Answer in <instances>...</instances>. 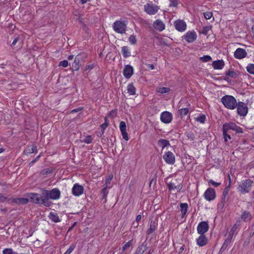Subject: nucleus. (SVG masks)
I'll return each instance as SVG.
<instances>
[{"mask_svg":"<svg viewBox=\"0 0 254 254\" xmlns=\"http://www.w3.org/2000/svg\"><path fill=\"white\" fill-rule=\"evenodd\" d=\"M19 37H16L13 41L12 43L11 44V46H14L16 43L17 42V41L19 40Z\"/></svg>","mask_w":254,"mask_h":254,"instance_id":"obj_64","label":"nucleus"},{"mask_svg":"<svg viewBox=\"0 0 254 254\" xmlns=\"http://www.w3.org/2000/svg\"><path fill=\"white\" fill-rule=\"evenodd\" d=\"M228 178L229 181V184L228 186L225 187L224 189L223 194H222V203H223V206L224 205V202L226 198V196L228 195V191L230 189V183H231V178L230 176H228Z\"/></svg>","mask_w":254,"mask_h":254,"instance_id":"obj_25","label":"nucleus"},{"mask_svg":"<svg viewBox=\"0 0 254 254\" xmlns=\"http://www.w3.org/2000/svg\"><path fill=\"white\" fill-rule=\"evenodd\" d=\"M203 15L206 19H210L212 16V13L211 12L207 11L204 12Z\"/></svg>","mask_w":254,"mask_h":254,"instance_id":"obj_53","label":"nucleus"},{"mask_svg":"<svg viewBox=\"0 0 254 254\" xmlns=\"http://www.w3.org/2000/svg\"><path fill=\"white\" fill-rule=\"evenodd\" d=\"M84 55V54H83ZM82 55V54H79L75 58L74 61L72 64V68L73 70L77 71L80 67V57Z\"/></svg>","mask_w":254,"mask_h":254,"instance_id":"obj_19","label":"nucleus"},{"mask_svg":"<svg viewBox=\"0 0 254 254\" xmlns=\"http://www.w3.org/2000/svg\"><path fill=\"white\" fill-rule=\"evenodd\" d=\"M131 245V241L127 242L123 247V250L125 251L126 249L129 248Z\"/></svg>","mask_w":254,"mask_h":254,"instance_id":"obj_58","label":"nucleus"},{"mask_svg":"<svg viewBox=\"0 0 254 254\" xmlns=\"http://www.w3.org/2000/svg\"><path fill=\"white\" fill-rule=\"evenodd\" d=\"M48 197H43L42 195L41 197V200L40 202V204H43L45 206L49 207L50 206L51 202L49 201Z\"/></svg>","mask_w":254,"mask_h":254,"instance_id":"obj_32","label":"nucleus"},{"mask_svg":"<svg viewBox=\"0 0 254 254\" xmlns=\"http://www.w3.org/2000/svg\"><path fill=\"white\" fill-rule=\"evenodd\" d=\"M122 54L125 58H127L130 56V53L128 49L127 46H124L122 47Z\"/></svg>","mask_w":254,"mask_h":254,"instance_id":"obj_38","label":"nucleus"},{"mask_svg":"<svg viewBox=\"0 0 254 254\" xmlns=\"http://www.w3.org/2000/svg\"><path fill=\"white\" fill-rule=\"evenodd\" d=\"M170 91V88L168 87H161L158 90V92L161 93H168Z\"/></svg>","mask_w":254,"mask_h":254,"instance_id":"obj_50","label":"nucleus"},{"mask_svg":"<svg viewBox=\"0 0 254 254\" xmlns=\"http://www.w3.org/2000/svg\"><path fill=\"white\" fill-rule=\"evenodd\" d=\"M247 53L246 50L242 48H238L234 53V57L238 59H242L246 57Z\"/></svg>","mask_w":254,"mask_h":254,"instance_id":"obj_16","label":"nucleus"},{"mask_svg":"<svg viewBox=\"0 0 254 254\" xmlns=\"http://www.w3.org/2000/svg\"><path fill=\"white\" fill-rule=\"evenodd\" d=\"M178 4V1L176 0H170V6H177Z\"/></svg>","mask_w":254,"mask_h":254,"instance_id":"obj_60","label":"nucleus"},{"mask_svg":"<svg viewBox=\"0 0 254 254\" xmlns=\"http://www.w3.org/2000/svg\"><path fill=\"white\" fill-rule=\"evenodd\" d=\"M221 101L225 107L229 109H234L237 105L236 99L231 95H225L221 99Z\"/></svg>","mask_w":254,"mask_h":254,"instance_id":"obj_1","label":"nucleus"},{"mask_svg":"<svg viewBox=\"0 0 254 254\" xmlns=\"http://www.w3.org/2000/svg\"><path fill=\"white\" fill-rule=\"evenodd\" d=\"M209 228L207 222L202 221L198 224L197 227V233L200 235H204L208 231Z\"/></svg>","mask_w":254,"mask_h":254,"instance_id":"obj_7","label":"nucleus"},{"mask_svg":"<svg viewBox=\"0 0 254 254\" xmlns=\"http://www.w3.org/2000/svg\"><path fill=\"white\" fill-rule=\"evenodd\" d=\"M240 225V222L237 221L232 227L229 233L234 234L235 232Z\"/></svg>","mask_w":254,"mask_h":254,"instance_id":"obj_41","label":"nucleus"},{"mask_svg":"<svg viewBox=\"0 0 254 254\" xmlns=\"http://www.w3.org/2000/svg\"><path fill=\"white\" fill-rule=\"evenodd\" d=\"M116 116V111H115V110H112L111 111H110L108 115V118H114L115 116Z\"/></svg>","mask_w":254,"mask_h":254,"instance_id":"obj_55","label":"nucleus"},{"mask_svg":"<svg viewBox=\"0 0 254 254\" xmlns=\"http://www.w3.org/2000/svg\"><path fill=\"white\" fill-rule=\"evenodd\" d=\"M76 247L75 244H72L64 254H70Z\"/></svg>","mask_w":254,"mask_h":254,"instance_id":"obj_42","label":"nucleus"},{"mask_svg":"<svg viewBox=\"0 0 254 254\" xmlns=\"http://www.w3.org/2000/svg\"><path fill=\"white\" fill-rule=\"evenodd\" d=\"M154 27L157 30L159 31H161L165 29V25L160 20L157 19L156 20L154 24H153Z\"/></svg>","mask_w":254,"mask_h":254,"instance_id":"obj_26","label":"nucleus"},{"mask_svg":"<svg viewBox=\"0 0 254 254\" xmlns=\"http://www.w3.org/2000/svg\"><path fill=\"white\" fill-rule=\"evenodd\" d=\"M204 197L205 199L209 201L214 199L216 197L214 190L212 188H208L207 189L204 193Z\"/></svg>","mask_w":254,"mask_h":254,"instance_id":"obj_12","label":"nucleus"},{"mask_svg":"<svg viewBox=\"0 0 254 254\" xmlns=\"http://www.w3.org/2000/svg\"><path fill=\"white\" fill-rule=\"evenodd\" d=\"M197 38V35L194 31H189L184 36V39L188 43H192Z\"/></svg>","mask_w":254,"mask_h":254,"instance_id":"obj_14","label":"nucleus"},{"mask_svg":"<svg viewBox=\"0 0 254 254\" xmlns=\"http://www.w3.org/2000/svg\"><path fill=\"white\" fill-rule=\"evenodd\" d=\"M182 107L181 108L179 111L178 113L179 115L181 116V117H183L185 116H186L188 113L189 112V109L188 108H184L182 106V103L180 102L179 103V108Z\"/></svg>","mask_w":254,"mask_h":254,"instance_id":"obj_27","label":"nucleus"},{"mask_svg":"<svg viewBox=\"0 0 254 254\" xmlns=\"http://www.w3.org/2000/svg\"><path fill=\"white\" fill-rule=\"evenodd\" d=\"M94 67V64H88L85 66V70H90L92 69V68H93Z\"/></svg>","mask_w":254,"mask_h":254,"instance_id":"obj_61","label":"nucleus"},{"mask_svg":"<svg viewBox=\"0 0 254 254\" xmlns=\"http://www.w3.org/2000/svg\"><path fill=\"white\" fill-rule=\"evenodd\" d=\"M176 29L179 32H183L187 28V24L183 20H177L174 22Z\"/></svg>","mask_w":254,"mask_h":254,"instance_id":"obj_10","label":"nucleus"},{"mask_svg":"<svg viewBox=\"0 0 254 254\" xmlns=\"http://www.w3.org/2000/svg\"><path fill=\"white\" fill-rule=\"evenodd\" d=\"M2 254H18L13 251L11 248H6L2 251Z\"/></svg>","mask_w":254,"mask_h":254,"instance_id":"obj_39","label":"nucleus"},{"mask_svg":"<svg viewBox=\"0 0 254 254\" xmlns=\"http://www.w3.org/2000/svg\"><path fill=\"white\" fill-rule=\"evenodd\" d=\"M253 181L246 179L242 181L238 187V190L242 194L248 193L251 190Z\"/></svg>","mask_w":254,"mask_h":254,"instance_id":"obj_2","label":"nucleus"},{"mask_svg":"<svg viewBox=\"0 0 254 254\" xmlns=\"http://www.w3.org/2000/svg\"><path fill=\"white\" fill-rule=\"evenodd\" d=\"M172 114L169 112L165 111L162 112L161 114L160 120L161 122L165 124H169L172 122Z\"/></svg>","mask_w":254,"mask_h":254,"instance_id":"obj_9","label":"nucleus"},{"mask_svg":"<svg viewBox=\"0 0 254 254\" xmlns=\"http://www.w3.org/2000/svg\"><path fill=\"white\" fill-rule=\"evenodd\" d=\"M68 63L67 61H66V60L61 61L59 63V66H63L64 67H67L68 66Z\"/></svg>","mask_w":254,"mask_h":254,"instance_id":"obj_54","label":"nucleus"},{"mask_svg":"<svg viewBox=\"0 0 254 254\" xmlns=\"http://www.w3.org/2000/svg\"><path fill=\"white\" fill-rule=\"evenodd\" d=\"M120 129L121 131L126 130V124L125 122L122 121L120 123Z\"/></svg>","mask_w":254,"mask_h":254,"instance_id":"obj_51","label":"nucleus"},{"mask_svg":"<svg viewBox=\"0 0 254 254\" xmlns=\"http://www.w3.org/2000/svg\"><path fill=\"white\" fill-rule=\"evenodd\" d=\"M159 9L158 6L153 4L147 3L144 5L145 11L149 14L153 15L157 12Z\"/></svg>","mask_w":254,"mask_h":254,"instance_id":"obj_8","label":"nucleus"},{"mask_svg":"<svg viewBox=\"0 0 254 254\" xmlns=\"http://www.w3.org/2000/svg\"><path fill=\"white\" fill-rule=\"evenodd\" d=\"M83 187L78 184H74L72 189V193L75 196H79L81 195L83 193Z\"/></svg>","mask_w":254,"mask_h":254,"instance_id":"obj_15","label":"nucleus"},{"mask_svg":"<svg viewBox=\"0 0 254 254\" xmlns=\"http://www.w3.org/2000/svg\"><path fill=\"white\" fill-rule=\"evenodd\" d=\"M182 180L180 179V182H172L168 184V187L170 190H176L177 191H180L182 189Z\"/></svg>","mask_w":254,"mask_h":254,"instance_id":"obj_13","label":"nucleus"},{"mask_svg":"<svg viewBox=\"0 0 254 254\" xmlns=\"http://www.w3.org/2000/svg\"><path fill=\"white\" fill-rule=\"evenodd\" d=\"M107 187H104L103 189L102 190L101 193L102 194V198H105L107 196V194L108 193V192L107 190Z\"/></svg>","mask_w":254,"mask_h":254,"instance_id":"obj_48","label":"nucleus"},{"mask_svg":"<svg viewBox=\"0 0 254 254\" xmlns=\"http://www.w3.org/2000/svg\"><path fill=\"white\" fill-rule=\"evenodd\" d=\"M135 88L133 86L132 84H129L127 86V92L128 93L131 95H134L135 94Z\"/></svg>","mask_w":254,"mask_h":254,"instance_id":"obj_36","label":"nucleus"},{"mask_svg":"<svg viewBox=\"0 0 254 254\" xmlns=\"http://www.w3.org/2000/svg\"><path fill=\"white\" fill-rule=\"evenodd\" d=\"M163 158L166 163L174 164L175 162V157L174 154L171 151L167 152L163 156Z\"/></svg>","mask_w":254,"mask_h":254,"instance_id":"obj_11","label":"nucleus"},{"mask_svg":"<svg viewBox=\"0 0 254 254\" xmlns=\"http://www.w3.org/2000/svg\"><path fill=\"white\" fill-rule=\"evenodd\" d=\"M114 30L120 34L125 33L127 30V23L121 20L116 21L113 25Z\"/></svg>","mask_w":254,"mask_h":254,"instance_id":"obj_4","label":"nucleus"},{"mask_svg":"<svg viewBox=\"0 0 254 254\" xmlns=\"http://www.w3.org/2000/svg\"><path fill=\"white\" fill-rule=\"evenodd\" d=\"M37 147L34 144L27 146L26 149L24 150V153L27 155L30 154L31 153H37Z\"/></svg>","mask_w":254,"mask_h":254,"instance_id":"obj_24","label":"nucleus"},{"mask_svg":"<svg viewBox=\"0 0 254 254\" xmlns=\"http://www.w3.org/2000/svg\"><path fill=\"white\" fill-rule=\"evenodd\" d=\"M222 130H223V135L224 139V141L225 142L227 141L228 139H230L231 136H230V133L231 132L228 131L227 129H225L223 127H222Z\"/></svg>","mask_w":254,"mask_h":254,"instance_id":"obj_35","label":"nucleus"},{"mask_svg":"<svg viewBox=\"0 0 254 254\" xmlns=\"http://www.w3.org/2000/svg\"><path fill=\"white\" fill-rule=\"evenodd\" d=\"M16 198L13 197H7V202L9 203H14L15 204L16 202Z\"/></svg>","mask_w":254,"mask_h":254,"instance_id":"obj_57","label":"nucleus"},{"mask_svg":"<svg viewBox=\"0 0 254 254\" xmlns=\"http://www.w3.org/2000/svg\"><path fill=\"white\" fill-rule=\"evenodd\" d=\"M226 75L227 76L231 77L232 78H236L237 77V74L233 71L229 70L226 72Z\"/></svg>","mask_w":254,"mask_h":254,"instance_id":"obj_46","label":"nucleus"},{"mask_svg":"<svg viewBox=\"0 0 254 254\" xmlns=\"http://www.w3.org/2000/svg\"><path fill=\"white\" fill-rule=\"evenodd\" d=\"M196 241L198 246L203 247L207 243V238L204 235H200Z\"/></svg>","mask_w":254,"mask_h":254,"instance_id":"obj_18","label":"nucleus"},{"mask_svg":"<svg viewBox=\"0 0 254 254\" xmlns=\"http://www.w3.org/2000/svg\"><path fill=\"white\" fill-rule=\"evenodd\" d=\"M147 245L146 241H145L140 246L138 247L134 254H143L147 250Z\"/></svg>","mask_w":254,"mask_h":254,"instance_id":"obj_23","label":"nucleus"},{"mask_svg":"<svg viewBox=\"0 0 254 254\" xmlns=\"http://www.w3.org/2000/svg\"><path fill=\"white\" fill-rule=\"evenodd\" d=\"M93 138L91 135L87 136L84 139V142L89 144L92 141Z\"/></svg>","mask_w":254,"mask_h":254,"instance_id":"obj_52","label":"nucleus"},{"mask_svg":"<svg viewBox=\"0 0 254 254\" xmlns=\"http://www.w3.org/2000/svg\"><path fill=\"white\" fill-rule=\"evenodd\" d=\"M49 218L53 222L55 223L59 222L61 221V219H60L58 215L54 212H51L50 213Z\"/></svg>","mask_w":254,"mask_h":254,"instance_id":"obj_28","label":"nucleus"},{"mask_svg":"<svg viewBox=\"0 0 254 254\" xmlns=\"http://www.w3.org/2000/svg\"><path fill=\"white\" fill-rule=\"evenodd\" d=\"M29 199L26 198H16V204L18 205H24L28 203Z\"/></svg>","mask_w":254,"mask_h":254,"instance_id":"obj_33","label":"nucleus"},{"mask_svg":"<svg viewBox=\"0 0 254 254\" xmlns=\"http://www.w3.org/2000/svg\"><path fill=\"white\" fill-rule=\"evenodd\" d=\"M212 65L215 69H221L224 66V62L222 60L215 61L213 62Z\"/></svg>","mask_w":254,"mask_h":254,"instance_id":"obj_21","label":"nucleus"},{"mask_svg":"<svg viewBox=\"0 0 254 254\" xmlns=\"http://www.w3.org/2000/svg\"><path fill=\"white\" fill-rule=\"evenodd\" d=\"M209 183L213 186H215V187H218L219 186L221 183H216L213 180H211L209 181Z\"/></svg>","mask_w":254,"mask_h":254,"instance_id":"obj_62","label":"nucleus"},{"mask_svg":"<svg viewBox=\"0 0 254 254\" xmlns=\"http://www.w3.org/2000/svg\"><path fill=\"white\" fill-rule=\"evenodd\" d=\"M28 196L31 199V201L36 204L40 203L41 197H39V194L36 193H28Z\"/></svg>","mask_w":254,"mask_h":254,"instance_id":"obj_20","label":"nucleus"},{"mask_svg":"<svg viewBox=\"0 0 254 254\" xmlns=\"http://www.w3.org/2000/svg\"><path fill=\"white\" fill-rule=\"evenodd\" d=\"M158 144L159 146H161L162 148V149L165 148V147L167 146H170V144L169 143V141L165 139H160L158 141Z\"/></svg>","mask_w":254,"mask_h":254,"instance_id":"obj_31","label":"nucleus"},{"mask_svg":"<svg viewBox=\"0 0 254 254\" xmlns=\"http://www.w3.org/2000/svg\"><path fill=\"white\" fill-rule=\"evenodd\" d=\"M247 71L252 74H254V64H250L246 67Z\"/></svg>","mask_w":254,"mask_h":254,"instance_id":"obj_40","label":"nucleus"},{"mask_svg":"<svg viewBox=\"0 0 254 254\" xmlns=\"http://www.w3.org/2000/svg\"><path fill=\"white\" fill-rule=\"evenodd\" d=\"M233 236H234V234L229 233L227 238H226V240H229L231 242L232 239L233 237Z\"/></svg>","mask_w":254,"mask_h":254,"instance_id":"obj_63","label":"nucleus"},{"mask_svg":"<svg viewBox=\"0 0 254 254\" xmlns=\"http://www.w3.org/2000/svg\"><path fill=\"white\" fill-rule=\"evenodd\" d=\"M109 124L104 123L100 126V127L102 130V134H103L104 133L105 129L109 126Z\"/></svg>","mask_w":254,"mask_h":254,"instance_id":"obj_59","label":"nucleus"},{"mask_svg":"<svg viewBox=\"0 0 254 254\" xmlns=\"http://www.w3.org/2000/svg\"><path fill=\"white\" fill-rule=\"evenodd\" d=\"M128 40L130 43L132 45H134L136 43V38L133 35L130 36Z\"/></svg>","mask_w":254,"mask_h":254,"instance_id":"obj_49","label":"nucleus"},{"mask_svg":"<svg viewBox=\"0 0 254 254\" xmlns=\"http://www.w3.org/2000/svg\"><path fill=\"white\" fill-rule=\"evenodd\" d=\"M42 173L43 174V175H48L50 174H56L57 173H58V172H56L55 169L54 168L51 167L44 169L42 171Z\"/></svg>","mask_w":254,"mask_h":254,"instance_id":"obj_34","label":"nucleus"},{"mask_svg":"<svg viewBox=\"0 0 254 254\" xmlns=\"http://www.w3.org/2000/svg\"><path fill=\"white\" fill-rule=\"evenodd\" d=\"M42 195L51 199H58L60 197L61 192L58 189H54L51 190H42Z\"/></svg>","mask_w":254,"mask_h":254,"instance_id":"obj_3","label":"nucleus"},{"mask_svg":"<svg viewBox=\"0 0 254 254\" xmlns=\"http://www.w3.org/2000/svg\"><path fill=\"white\" fill-rule=\"evenodd\" d=\"M205 116L204 115H201L196 118V120L200 123H204L205 121Z\"/></svg>","mask_w":254,"mask_h":254,"instance_id":"obj_45","label":"nucleus"},{"mask_svg":"<svg viewBox=\"0 0 254 254\" xmlns=\"http://www.w3.org/2000/svg\"><path fill=\"white\" fill-rule=\"evenodd\" d=\"M188 205L187 203H180V210L182 213V217H184L187 211H188Z\"/></svg>","mask_w":254,"mask_h":254,"instance_id":"obj_29","label":"nucleus"},{"mask_svg":"<svg viewBox=\"0 0 254 254\" xmlns=\"http://www.w3.org/2000/svg\"><path fill=\"white\" fill-rule=\"evenodd\" d=\"M121 132L122 133L123 138L125 139L126 140H128V137L127 130L122 131Z\"/></svg>","mask_w":254,"mask_h":254,"instance_id":"obj_56","label":"nucleus"},{"mask_svg":"<svg viewBox=\"0 0 254 254\" xmlns=\"http://www.w3.org/2000/svg\"><path fill=\"white\" fill-rule=\"evenodd\" d=\"M133 72V67L130 65H126L125 66L123 74L127 78H129L132 75Z\"/></svg>","mask_w":254,"mask_h":254,"instance_id":"obj_17","label":"nucleus"},{"mask_svg":"<svg viewBox=\"0 0 254 254\" xmlns=\"http://www.w3.org/2000/svg\"><path fill=\"white\" fill-rule=\"evenodd\" d=\"M223 127L229 131H230V130H232L235 131L236 133L243 132L242 128L240 127L237 126L234 123L230 122L229 123H226L223 125Z\"/></svg>","mask_w":254,"mask_h":254,"instance_id":"obj_5","label":"nucleus"},{"mask_svg":"<svg viewBox=\"0 0 254 254\" xmlns=\"http://www.w3.org/2000/svg\"><path fill=\"white\" fill-rule=\"evenodd\" d=\"M113 179V176H109L108 178L105 181V187L108 188H111L112 187V185H110V182Z\"/></svg>","mask_w":254,"mask_h":254,"instance_id":"obj_44","label":"nucleus"},{"mask_svg":"<svg viewBox=\"0 0 254 254\" xmlns=\"http://www.w3.org/2000/svg\"><path fill=\"white\" fill-rule=\"evenodd\" d=\"M211 27H210V26H205V27H204L202 28V31L201 32V33L202 34H204L205 35H206L208 34V31L210 30H211Z\"/></svg>","mask_w":254,"mask_h":254,"instance_id":"obj_47","label":"nucleus"},{"mask_svg":"<svg viewBox=\"0 0 254 254\" xmlns=\"http://www.w3.org/2000/svg\"><path fill=\"white\" fill-rule=\"evenodd\" d=\"M241 219L245 222L250 220L252 219L250 212L247 211H244L241 215Z\"/></svg>","mask_w":254,"mask_h":254,"instance_id":"obj_30","label":"nucleus"},{"mask_svg":"<svg viewBox=\"0 0 254 254\" xmlns=\"http://www.w3.org/2000/svg\"><path fill=\"white\" fill-rule=\"evenodd\" d=\"M199 59L202 62H208L212 60L211 57L208 55L200 57Z\"/></svg>","mask_w":254,"mask_h":254,"instance_id":"obj_43","label":"nucleus"},{"mask_svg":"<svg viewBox=\"0 0 254 254\" xmlns=\"http://www.w3.org/2000/svg\"><path fill=\"white\" fill-rule=\"evenodd\" d=\"M236 107L237 108V113L240 116L244 117L247 114L248 108L245 103L239 102L237 103Z\"/></svg>","mask_w":254,"mask_h":254,"instance_id":"obj_6","label":"nucleus"},{"mask_svg":"<svg viewBox=\"0 0 254 254\" xmlns=\"http://www.w3.org/2000/svg\"><path fill=\"white\" fill-rule=\"evenodd\" d=\"M157 223L155 220H151L149 224V228L146 233L148 235L154 232L157 228Z\"/></svg>","mask_w":254,"mask_h":254,"instance_id":"obj_22","label":"nucleus"},{"mask_svg":"<svg viewBox=\"0 0 254 254\" xmlns=\"http://www.w3.org/2000/svg\"><path fill=\"white\" fill-rule=\"evenodd\" d=\"M231 241L226 239L220 249V252L222 253L224 251H225L227 249L228 246L231 243Z\"/></svg>","mask_w":254,"mask_h":254,"instance_id":"obj_37","label":"nucleus"}]
</instances>
